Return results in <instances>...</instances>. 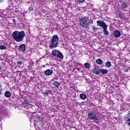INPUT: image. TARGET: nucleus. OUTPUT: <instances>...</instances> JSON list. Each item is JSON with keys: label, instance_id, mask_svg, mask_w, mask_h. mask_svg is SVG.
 Segmentation results:
<instances>
[{"label": "nucleus", "instance_id": "14", "mask_svg": "<svg viewBox=\"0 0 130 130\" xmlns=\"http://www.w3.org/2000/svg\"><path fill=\"white\" fill-rule=\"evenodd\" d=\"M56 57H57V58H59L60 59H62L63 58V55L62 54V53L59 51V53H58V55H57Z\"/></svg>", "mask_w": 130, "mask_h": 130}, {"label": "nucleus", "instance_id": "29", "mask_svg": "<svg viewBox=\"0 0 130 130\" xmlns=\"http://www.w3.org/2000/svg\"><path fill=\"white\" fill-rule=\"evenodd\" d=\"M29 121H30V122H33V117H30L29 118Z\"/></svg>", "mask_w": 130, "mask_h": 130}, {"label": "nucleus", "instance_id": "30", "mask_svg": "<svg viewBox=\"0 0 130 130\" xmlns=\"http://www.w3.org/2000/svg\"><path fill=\"white\" fill-rule=\"evenodd\" d=\"M13 23H14V25H16V24H17V21H16V19H13Z\"/></svg>", "mask_w": 130, "mask_h": 130}, {"label": "nucleus", "instance_id": "22", "mask_svg": "<svg viewBox=\"0 0 130 130\" xmlns=\"http://www.w3.org/2000/svg\"><path fill=\"white\" fill-rule=\"evenodd\" d=\"M111 67V62L110 61H107L106 62V67L109 69Z\"/></svg>", "mask_w": 130, "mask_h": 130}, {"label": "nucleus", "instance_id": "1", "mask_svg": "<svg viewBox=\"0 0 130 130\" xmlns=\"http://www.w3.org/2000/svg\"><path fill=\"white\" fill-rule=\"evenodd\" d=\"M25 35V31L23 30L21 31H15L12 33L13 39L16 42H22L24 40Z\"/></svg>", "mask_w": 130, "mask_h": 130}, {"label": "nucleus", "instance_id": "9", "mask_svg": "<svg viewBox=\"0 0 130 130\" xmlns=\"http://www.w3.org/2000/svg\"><path fill=\"white\" fill-rule=\"evenodd\" d=\"M59 52V51L56 49H54L52 52V55H53V56H55L56 57Z\"/></svg>", "mask_w": 130, "mask_h": 130}, {"label": "nucleus", "instance_id": "34", "mask_svg": "<svg viewBox=\"0 0 130 130\" xmlns=\"http://www.w3.org/2000/svg\"><path fill=\"white\" fill-rule=\"evenodd\" d=\"M2 93V90L0 89V94Z\"/></svg>", "mask_w": 130, "mask_h": 130}, {"label": "nucleus", "instance_id": "13", "mask_svg": "<svg viewBox=\"0 0 130 130\" xmlns=\"http://www.w3.org/2000/svg\"><path fill=\"white\" fill-rule=\"evenodd\" d=\"M107 27H108V26H105V27L103 28L104 34L106 36L109 35V32L107 30Z\"/></svg>", "mask_w": 130, "mask_h": 130}, {"label": "nucleus", "instance_id": "27", "mask_svg": "<svg viewBox=\"0 0 130 130\" xmlns=\"http://www.w3.org/2000/svg\"><path fill=\"white\" fill-rule=\"evenodd\" d=\"M92 29H93L94 32H96V31H97V30H98V28L96 27V26L92 27Z\"/></svg>", "mask_w": 130, "mask_h": 130}, {"label": "nucleus", "instance_id": "2", "mask_svg": "<svg viewBox=\"0 0 130 130\" xmlns=\"http://www.w3.org/2000/svg\"><path fill=\"white\" fill-rule=\"evenodd\" d=\"M58 36L54 35L52 38L51 41V44L50 45V48L52 49V48H55V47H57L58 45Z\"/></svg>", "mask_w": 130, "mask_h": 130}, {"label": "nucleus", "instance_id": "33", "mask_svg": "<svg viewBox=\"0 0 130 130\" xmlns=\"http://www.w3.org/2000/svg\"><path fill=\"white\" fill-rule=\"evenodd\" d=\"M0 88H2V84H0Z\"/></svg>", "mask_w": 130, "mask_h": 130}, {"label": "nucleus", "instance_id": "23", "mask_svg": "<svg viewBox=\"0 0 130 130\" xmlns=\"http://www.w3.org/2000/svg\"><path fill=\"white\" fill-rule=\"evenodd\" d=\"M96 63H98V64H102L103 61L101 59H97L96 60Z\"/></svg>", "mask_w": 130, "mask_h": 130}, {"label": "nucleus", "instance_id": "10", "mask_svg": "<svg viewBox=\"0 0 130 130\" xmlns=\"http://www.w3.org/2000/svg\"><path fill=\"white\" fill-rule=\"evenodd\" d=\"M28 105H29V102H28L27 100H25L21 104V106H22V107H27Z\"/></svg>", "mask_w": 130, "mask_h": 130}, {"label": "nucleus", "instance_id": "6", "mask_svg": "<svg viewBox=\"0 0 130 130\" xmlns=\"http://www.w3.org/2000/svg\"><path fill=\"white\" fill-rule=\"evenodd\" d=\"M114 35L116 38H119L121 36V33L118 30H116L114 31Z\"/></svg>", "mask_w": 130, "mask_h": 130}, {"label": "nucleus", "instance_id": "20", "mask_svg": "<svg viewBox=\"0 0 130 130\" xmlns=\"http://www.w3.org/2000/svg\"><path fill=\"white\" fill-rule=\"evenodd\" d=\"M100 72L103 74V75H106V74H107L108 73V71L106 69H100Z\"/></svg>", "mask_w": 130, "mask_h": 130}, {"label": "nucleus", "instance_id": "32", "mask_svg": "<svg viewBox=\"0 0 130 130\" xmlns=\"http://www.w3.org/2000/svg\"><path fill=\"white\" fill-rule=\"evenodd\" d=\"M120 111H122L123 110H124V108H122V107H121V108H120Z\"/></svg>", "mask_w": 130, "mask_h": 130}, {"label": "nucleus", "instance_id": "12", "mask_svg": "<svg viewBox=\"0 0 130 130\" xmlns=\"http://www.w3.org/2000/svg\"><path fill=\"white\" fill-rule=\"evenodd\" d=\"M53 85L56 88H59V87H60L61 84L59 82L55 81L53 82Z\"/></svg>", "mask_w": 130, "mask_h": 130}, {"label": "nucleus", "instance_id": "15", "mask_svg": "<svg viewBox=\"0 0 130 130\" xmlns=\"http://www.w3.org/2000/svg\"><path fill=\"white\" fill-rule=\"evenodd\" d=\"M128 6V5H127V3H126L125 2H123L121 4V8L122 9H126V8H127Z\"/></svg>", "mask_w": 130, "mask_h": 130}, {"label": "nucleus", "instance_id": "5", "mask_svg": "<svg viewBox=\"0 0 130 130\" xmlns=\"http://www.w3.org/2000/svg\"><path fill=\"white\" fill-rule=\"evenodd\" d=\"M97 26H100L102 27L103 28L106 27V26H108V25L106 24V22H104L103 21L98 20L96 21Z\"/></svg>", "mask_w": 130, "mask_h": 130}, {"label": "nucleus", "instance_id": "18", "mask_svg": "<svg viewBox=\"0 0 130 130\" xmlns=\"http://www.w3.org/2000/svg\"><path fill=\"white\" fill-rule=\"evenodd\" d=\"M11 92L10 91H7L5 92V96L7 98H10L11 97Z\"/></svg>", "mask_w": 130, "mask_h": 130}, {"label": "nucleus", "instance_id": "11", "mask_svg": "<svg viewBox=\"0 0 130 130\" xmlns=\"http://www.w3.org/2000/svg\"><path fill=\"white\" fill-rule=\"evenodd\" d=\"M79 97L82 100H86L87 99V95L85 93H81Z\"/></svg>", "mask_w": 130, "mask_h": 130}, {"label": "nucleus", "instance_id": "31", "mask_svg": "<svg viewBox=\"0 0 130 130\" xmlns=\"http://www.w3.org/2000/svg\"><path fill=\"white\" fill-rule=\"evenodd\" d=\"M124 72H125V73H127L128 72V70L127 69H125L124 70Z\"/></svg>", "mask_w": 130, "mask_h": 130}, {"label": "nucleus", "instance_id": "19", "mask_svg": "<svg viewBox=\"0 0 130 130\" xmlns=\"http://www.w3.org/2000/svg\"><path fill=\"white\" fill-rule=\"evenodd\" d=\"M128 118L126 120V122L128 124V125H129L130 126V111L128 112Z\"/></svg>", "mask_w": 130, "mask_h": 130}, {"label": "nucleus", "instance_id": "24", "mask_svg": "<svg viewBox=\"0 0 130 130\" xmlns=\"http://www.w3.org/2000/svg\"><path fill=\"white\" fill-rule=\"evenodd\" d=\"M6 49H7V47L4 45H0V50H5Z\"/></svg>", "mask_w": 130, "mask_h": 130}, {"label": "nucleus", "instance_id": "28", "mask_svg": "<svg viewBox=\"0 0 130 130\" xmlns=\"http://www.w3.org/2000/svg\"><path fill=\"white\" fill-rule=\"evenodd\" d=\"M29 12H33V11H34V10L33 9V7H29Z\"/></svg>", "mask_w": 130, "mask_h": 130}, {"label": "nucleus", "instance_id": "17", "mask_svg": "<svg viewBox=\"0 0 130 130\" xmlns=\"http://www.w3.org/2000/svg\"><path fill=\"white\" fill-rule=\"evenodd\" d=\"M93 73L95 75H99L100 74V69H98L97 68H94L93 70Z\"/></svg>", "mask_w": 130, "mask_h": 130}, {"label": "nucleus", "instance_id": "8", "mask_svg": "<svg viewBox=\"0 0 130 130\" xmlns=\"http://www.w3.org/2000/svg\"><path fill=\"white\" fill-rule=\"evenodd\" d=\"M19 50L20 51H25L26 50V46L24 44L20 45L19 47Z\"/></svg>", "mask_w": 130, "mask_h": 130}, {"label": "nucleus", "instance_id": "16", "mask_svg": "<svg viewBox=\"0 0 130 130\" xmlns=\"http://www.w3.org/2000/svg\"><path fill=\"white\" fill-rule=\"evenodd\" d=\"M36 118H37V120L39 121V122H42L44 120L43 118L39 115H37Z\"/></svg>", "mask_w": 130, "mask_h": 130}, {"label": "nucleus", "instance_id": "4", "mask_svg": "<svg viewBox=\"0 0 130 130\" xmlns=\"http://www.w3.org/2000/svg\"><path fill=\"white\" fill-rule=\"evenodd\" d=\"M88 118L90 120H94L95 123H100V120H99V117L96 115V114L93 112H90L88 113Z\"/></svg>", "mask_w": 130, "mask_h": 130}, {"label": "nucleus", "instance_id": "3", "mask_svg": "<svg viewBox=\"0 0 130 130\" xmlns=\"http://www.w3.org/2000/svg\"><path fill=\"white\" fill-rule=\"evenodd\" d=\"M90 24V20L87 17H83L80 19V25L82 28H88Z\"/></svg>", "mask_w": 130, "mask_h": 130}, {"label": "nucleus", "instance_id": "21", "mask_svg": "<svg viewBox=\"0 0 130 130\" xmlns=\"http://www.w3.org/2000/svg\"><path fill=\"white\" fill-rule=\"evenodd\" d=\"M84 66L86 68V69H90V68H91V64L89 62L85 63Z\"/></svg>", "mask_w": 130, "mask_h": 130}, {"label": "nucleus", "instance_id": "7", "mask_svg": "<svg viewBox=\"0 0 130 130\" xmlns=\"http://www.w3.org/2000/svg\"><path fill=\"white\" fill-rule=\"evenodd\" d=\"M53 74V71L50 69H48L45 71V75L46 76H51Z\"/></svg>", "mask_w": 130, "mask_h": 130}, {"label": "nucleus", "instance_id": "25", "mask_svg": "<svg viewBox=\"0 0 130 130\" xmlns=\"http://www.w3.org/2000/svg\"><path fill=\"white\" fill-rule=\"evenodd\" d=\"M17 66H22V64H23V62H22V61H18L17 63Z\"/></svg>", "mask_w": 130, "mask_h": 130}, {"label": "nucleus", "instance_id": "26", "mask_svg": "<svg viewBox=\"0 0 130 130\" xmlns=\"http://www.w3.org/2000/svg\"><path fill=\"white\" fill-rule=\"evenodd\" d=\"M77 2L80 4H83V3H85V0H77Z\"/></svg>", "mask_w": 130, "mask_h": 130}]
</instances>
